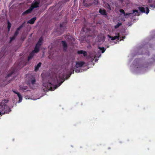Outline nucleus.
Instances as JSON below:
<instances>
[{"label":"nucleus","mask_w":155,"mask_h":155,"mask_svg":"<svg viewBox=\"0 0 155 155\" xmlns=\"http://www.w3.org/2000/svg\"><path fill=\"white\" fill-rule=\"evenodd\" d=\"M19 31L17 29H16V31L14 35H15V36L16 37L19 34Z\"/></svg>","instance_id":"obj_25"},{"label":"nucleus","mask_w":155,"mask_h":155,"mask_svg":"<svg viewBox=\"0 0 155 155\" xmlns=\"http://www.w3.org/2000/svg\"><path fill=\"white\" fill-rule=\"evenodd\" d=\"M80 72V70L78 71V72Z\"/></svg>","instance_id":"obj_43"},{"label":"nucleus","mask_w":155,"mask_h":155,"mask_svg":"<svg viewBox=\"0 0 155 155\" xmlns=\"http://www.w3.org/2000/svg\"><path fill=\"white\" fill-rule=\"evenodd\" d=\"M16 71V68L14 67L12 68L11 69V70L9 71L8 72V74L6 77V78H7L9 77H11L12 75Z\"/></svg>","instance_id":"obj_5"},{"label":"nucleus","mask_w":155,"mask_h":155,"mask_svg":"<svg viewBox=\"0 0 155 155\" xmlns=\"http://www.w3.org/2000/svg\"><path fill=\"white\" fill-rule=\"evenodd\" d=\"M109 37L110 38H111V40L112 41L115 40L117 39L119 40V37H120L119 34L118 33L117 34V36H116L114 37H112L111 36L109 35Z\"/></svg>","instance_id":"obj_12"},{"label":"nucleus","mask_w":155,"mask_h":155,"mask_svg":"<svg viewBox=\"0 0 155 155\" xmlns=\"http://www.w3.org/2000/svg\"><path fill=\"white\" fill-rule=\"evenodd\" d=\"M12 24L10 23L9 21H8V30L9 31L11 27Z\"/></svg>","instance_id":"obj_24"},{"label":"nucleus","mask_w":155,"mask_h":155,"mask_svg":"<svg viewBox=\"0 0 155 155\" xmlns=\"http://www.w3.org/2000/svg\"><path fill=\"white\" fill-rule=\"evenodd\" d=\"M37 43L38 44H39V45L40 44V45H41L42 44V43H40V42L39 43V42H38Z\"/></svg>","instance_id":"obj_40"},{"label":"nucleus","mask_w":155,"mask_h":155,"mask_svg":"<svg viewBox=\"0 0 155 155\" xmlns=\"http://www.w3.org/2000/svg\"><path fill=\"white\" fill-rule=\"evenodd\" d=\"M43 41V38L42 37H41L39 39V40L38 41V42H39V43H42V41Z\"/></svg>","instance_id":"obj_28"},{"label":"nucleus","mask_w":155,"mask_h":155,"mask_svg":"<svg viewBox=\"0 0 155 155\" xmlns=\"http://www.w3.org/2000/svg\"><path fill=\"white\" fill-rule=\"evenodd\" d=\"M41 62H39L37 65L35 66V71H37L38 70L39 68L41 67Z\"/></svg>","instance_id":"obj_16"},{"label":"nucleus","mask_w":155,"mask_h":155,"mask_svg":"<svg viewBox=\"0 0 155 155\" xmlns=\"http://www.w3.org/2000/svg\"><path fill=\"white\" fill-rule=\"evenodd\" d=\"M98 0H94L93 1V3L95 5H98Z\"/></svg>","instance_id":"obj_27"},{"label":"nucleus","mask_w":155,"mask_h":155,"mask_svg":"<svg viewBox=\"0 0 155 155\" xmlns=\"http://www.w3.org/2000/svg\"><path fill=\"white\" fill-rule=\"evenodd\" d=\"M85 63L83 61L77 62L76 63V67L77 68L81 67Z\"/></svg>","instance_id":"obj_8"},{"label":"nucleus","mask_w":155,"mask_h":155,"mask_svg":"<svg viewBox=\"0 0 155 155\" xmlns=\"http://www.w3.org/2000/svg\"><path fill=\"white\" fill-rule=\"evenodd\" d=\"M13 91V92L14 93H15V94H16L17 95L18 94V93H19V92H16V91Z\"/></svg>","instance_id":"obj_35"},{"label":"nucleus","mask_w":155,"mask_h":155,"mask_svg":"<svg viewBox=\"0 0 155 155\" xmlns=\"http://www.w3.org/2000/svg\"><path fill=\"white\" fill-rule=\"evenodd\" d=\"M25 23H26V22H25V21H24V22H23V23L22 24V25H21L23 27V26L25 25Z\"/></svg>","instance_id":"obj_37"},{"label":"nucleus","mask_w":155,"mask_h":155,"mask_svg":"<svg viewBox=\"0 0 155 155\" xmlns=\"http://www.w3.org/2000/svg\"><path fill=\"white\" fill-rule=\"evenodd\" d=\"M36 82V79L34 76L31 75L29 77L28 83L29 86L35 84Z\"/></svg>","instance_id":"obj_3"},{"label":"nucleus","mask_w":155,"mask_h":155,"mask_svg":"<svg viewBox=\"0 0 155 155\" xmlns=\"http://www.w3.org/2000/svg\"><path fill=\"white\" fill-rule=\"evenodd\" d=\"M67 22L66 21L63 22L61 23L60 25V27L61 29H64L65 27Z\"/></svg>","instance_id":"obj_15"},{"label":"nucleus","mask_w":155,"mask_h":155,"mask_svg":"<svg viewBox=\"0 0 155 155\" xmlns=\"http://www.w3.org/2000/svg\"><path fill=\"white\" fill-rule=\"evenodd\" d=\"M61 43L63 47V50L64 51L66 52L67 51L68 48V45L65 41H62Z\"/></svg>","instance_id":"obj_6"},{"label":"nucleus","mask_w":155,"mask_h":155,"mask_svg":"<svg viewBox=\"0 0 155 155\" xmlns=\"http://www.w3.org/2000/svg\"><path fill=\"white\" fill-rule=\"evenodd\" d=\"M88 4V7L91 6L92 5V3H89Z\"/></svg>","instance_id":"obj_39"},{"label":"nucleus","mask_w":155,"mask_h":155,"mask_svg":"<svg viewBox=\"0 0 155 155\" xmlns=\"http://www.w3.org/2000/svg\"><path fill=\"white\" fill-rule=\"evenodd\" d=\"M152 2V0H148V2L149 3H151Z\"/></svg>","instance_id":"obj_38"},{"label":"nucleus","mask_w":155,"mask_h":155,"mask_svg":"<svg viewBox=\"0 0 155 155\" xmlns=\"http://www.w3.org/2000/svg\"><path fill=\"white\" fill-rule=\"evenodd\" d=\"M7 101L6 100H4L0 104V115L2 114H5L8 113L11 111L10 108L7 106L6 103Z\"/></svg>","instance_id":"obj_1"},{"label":"nucleus","mask_w":155,"mask_h":155,"mask_svg":"<svg viewBox=\"0 0 155 155\" xmlns=\"http://www.w3.org/2000/svg\"><path fill=\"white\" fill-rule=\"evenodd\" d=\"M71 70L72 71H71V72L70 73V74L69 75V77L70 76V75H71L72 74H74V70H73V69H71Z\"/></svg>","instance_id":"obj_33"},{"label":"nucleus","mask_w":155,"mask_h":155,"mask_svg":"<svg viewBox=\"0 0 155 155\" xmlns=\"http://www.w3.org/2000/svg\"><path fill=\"white\" fill-rule=\"evenodd\" d=\"M27 88V87L26 86H22L20 87V89L23 91L26 90Z\"/></svg>","instance_id":"obj_21"},{"label":"nucleus","mask_w":155,"mask_h":155,"mask_svg":"<svg viewBox=\"0 0 155 155\" xmlns=\"http://www.w3.org/2000/svg\"><path fill=\"white\" fill-rule=\"evenodd\" d=\"M23 27L21 25L18 28H17V29L19 31Z\"/></svg>","instance_id":"obj_32"},{"label":"nucleus","mask_w":155,"mask_h":155,"mask_svg":"<svg viewBox=\"0 0 155 155\" xmlns=\"http://www.w3.org/2000/svg\"><path fill=\"white\" fill-rule=\"evenodd\" d=\"M139 10L142 13H145V8L142 7H139Z\"/></svg>","instance_id":"obj_18"},{"label":"nucleus","mask_w":155,"mask_h":155,"mask_svg":"<svg viewBox=\"0 0 155 155\" xmlns=\"http://www.w3.org/2000/svg\"><path fill=\"white\" fill-rule=\"evenodd\" d=\"M16 37V36H15L14 35L12 37H11L10 38V40L9 41V43H11L12 41L14 40L15 39Z\"/></svg>","instance_id":"obj_20"},{"label":"nucleus","mask_w":155,"mask_h":155,"mask_svg":"<svg viewBox=\"0 0 155 155\" xmlns=\"http://www.w3.org/2000/svg\"><path fill=\"white\" fill-rule=\"evenodd\" d=\"M125 38V36L124 37H122L120 38V41H121V40H123V39Z\"/></svg>","instance_id":"obj_36"},{"label":"nucleus","mask_w":155,"mask_h":155,"mask_svg":"<svg viewBox=\"0 0 155 155\" xmlns=\"http://www.w3.org/2000/svg\"><path fill=\"white\" fill-rule=\"evenodd\" d=\"M40 3V0H35L32 3L31 7L33 9L35 8L38 7Z\"/></svg>","instance_id":"obj_4"},{"label":"nucleus","mask_w":155,"mask_h":155,"mask_svg":"<svg viewBox=\"0 0 155 155\" xmlns=\"http://www.w3.org/2000/svg\"><path fill=\"white\" fill-rule=\"evenodd\" d=\"M98 49H99L101 51V52L102 53H103L106 50V49L104 47H99L98 48Z\"/></svg>","instance_id":"obj_22"},{"label":"nucleus","mask_w":155,"mask_h":155,"mask_svg":"<svg viewBox=\"0 0 155 155\" xmlns=\"http://www.w3.org/2000/svg\"><path fill=\"white\" fill-rule=\"evenodd\" d=\"M69 0H64V1L65 2H68V1Z\"/></svg>","instance_id":"obj_41"},{"label":"nucleus","mask_w":155,"mask_h":155,"mask_svg":"<svg viewBox=\"0 0 155 155\" xmlns=\"http://www.w3.org/2000/svg\"><path fill=\"white\" fill-rule=\"evenodd\" d=\"M77 53L78 54H83L84 57L87 56V52L83 50L78 51Z\"/></svg>","instance_id":"obj_13"},{"label":"nucleus","mask_w":155,"mask_h":155,"mask_svg":"<svg viewBox=\"0 0 155 155\" xmlns=\"http://www.w3.org/2000/svg\"><path fill=\"white\" fill-rule=\"evenodd\" d=\"M36 19V17H34L32 18H31L30 20L28 21L27 23L28 24H33L34 23Z\"/></svg>","instance_id":"obj_11"},{"label":"nucleus","mask_w":155,"mask_h":155,"mask_svg":"<svg viewBox=\"0 0 155 155\" xmlns=\"http://www.w3.org/2000/svg\"><path fill=\"white\" fill-rule=\"evenodd\" d=\"M33 9L30 6L29 8L26 11L23 12L22 14V15H25L30 13Z\"/></svg>","instance_id":"obj_7"},{"label":"nucleus","mask_w":155,"mask_h":155,"mask_svg":"<svg viewBox=\"0 0 155 155\" xmlns=\"http://www.w3.org/2000/svg\"><path fill=\"white\" fill-rule=\"evenodd\" d=\"M149 6L153 9L155 8V4H151L149 5Z\"/></svg>","instance_id":"obj_26"},{"label":"nucleus","mask_w":155,"mask_h":155,"mask_svg":"<svg viewBox=\"0 0 155 155\" xmlns=\"http://www.w3.org/2000/svg\"><path fill=\"white\" fill-rule=\"evenodd\" d=\"M41 45H40V44L39 45L37 43L36 45L35 46H37V47H38L39 48H40Z\"/></svg>","instance_id":"obj_34"},{"label":"nucleus","mask_w":155,"mask_h":155,"mask_svg":"<svg viewBox=\"0 0 155 155\" xmlns=\"http://www.w3.org/2000/svg\"><path fill=\"white\" fill-rule=\"evenodd\" d=\"M119 11L120 13H123L124 15L125 14V12L123 9H120Z\"/></svg>","instance_id":"obj_30"},{"label":"nucleus","mask_w":155,"mask_h":155,"mask_svg":"<svg viewBox=\"0 0 155 155\" xmlns=\"http://www.w3.org/2000/svg\"><path fill=\"white\" fill-rule=\"evenodd\" d=\"M17 96L18 97L19 99V102H21L22 100V96L20 94V93H18Z\"/></svg>","instance_id":"obj_19"},{"label":"nucleus","mask_w":155,"mask_h":155,"mask_svg":"<svg viewBox=\"0 0 155 155\" xmlns=\"http://www.w3.org/2000/svg\"><path fill=\"white\" fill-rule=\"evenodd\" d=\"M83 5L84 6H85V7H88V4L87 3H84Z\"/></svg>","instance_id":"obj_31"},{"label":"nucleus","mask_w":155,"mask_h":155,"mask_svg":"<svg viewBox=\"0 0 155 155\" xmlns=\"http://www.w3.org/2000/svg\"><path fill=\"white\" fill-rule=\"evenodd\" d=\"M76 0H74V1L75 2V1H76Z\"/></svg>","instance_id":"obj_44"},{"label":"nucleus","mask_w":155,"mask_h":155,"mask_svg":"<svg viewBox=\"0 0 155 155\" xmlns=\"http://www.w3.org/2000/svg\"><path fill=\"white\" fill-rule=\"evenodd\" d=\"M35 55V53L33 52L32 51L29 54V55L28 57V61H30L31 60L32 58Z\"/></svg>","instance_id":"obj_14"},{"label":"nucleus","mask_w":155,"mask_h":155,"mask_svg":"<svg viewBox=\"0 0 155 155\" xmlns=\"http://www.w3.org/2000/svg\"><path fill=\"white\" fill-rule=\"evenodd\" d=\"M145 8L146 10V13L147 14L149 12V8L147 7L146 8Z\"/></svg>","instance_id":"obj_29"},{"label":"nucleus","mask_w":155,"mask_h":155,"mask_svg":"<svg viewBox=\"0 0 155 155\" xmlns=\"http://www.w3.org/2000/svg\"><path fill=\"white\" fill-rule=\"evenodd\" d=\"M136 13L135 14V15H138V11L137 10H133V13H125V14L124 15V16H127V15H130L131 14H133L134 13Z\"/></svg>","instance_id":"obj_10"},{"label":"nucleus","mask_w":155,"mask_h":155,"mask_svg":"<svg viewBox=\"0 0 155 155\" xmlns=\"http://www.w3.org/2000/svg\"><path fill=\"white\" fill-rule=\"evenodd\" d=\"M122 25V23H118L117 25L114 26V28L117 29L118 28L120 25Z\"/></svg>","instance_id":"obj_23"},{"label":"nucleus","mask_w":155,"mask_h":155,"mask_svg":"<svg viewBox=\"0 0 155 155\" xmlns=\"http://www.w3.org/2000/svg\"><path fill=\"white\" fill-rule=\"evenodd\" d=\"M63 82V81H61V83H59L58 86L55 85V86H54L50 82H48L47 83H43V86L45 87V88H43V90H44V91H47L49 90L54 91Z\"/></svg>","instance_id":"obj_2"},{"label":"nucleus","mask_w":155,"mask_h":155,"mask_svg":"<svg viewBox=\"0 0 155 155\" xmlns=\"http://www.w3.org/2000/svg\"><path fill=\"white\" fill-rule=\"evenodd\" d=\"M39 48H40L38 47H37V46H35L34 50L32 51L35 53H38L39 51Z\"/></svg>","instance_id":"obj_17"},{"label":"nucleus","mask_w":155,"mask_h":155,"mask_svg":"<svg viewBox=\"0 0 155 155\" xmlns=\"http://www.w3.org/2000/svg\"><path fill=\"white\" fill-rule=\"evenodd\" d=\"M99 12L101 14L105 16H107V15L106 11L104 9L102 10L101 8H100L99 9Z\"/></svg>","instance_id":"obj_9"},{"label":"nucleus","mask_w":155,"mask_h":155,"mask_svg":"<svg viewBox=\"0 0 155 155\" xmlns=\"http://www.w3.org/2000/svg\"><path fill=\"white\" fill-rule=\"evenodd\" d=\"M75 71L76 72H78V71L75 70Z\"/></svg>","instance_id":"obj_42"}]
</instances>
